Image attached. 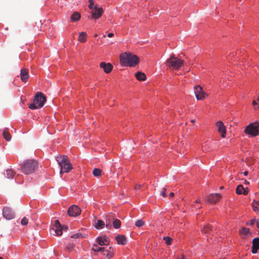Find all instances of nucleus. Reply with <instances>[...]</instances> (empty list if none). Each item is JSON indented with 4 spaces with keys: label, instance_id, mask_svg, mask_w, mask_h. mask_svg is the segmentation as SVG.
<instances>
[{
    "label": "nucleus",
    "instance_id": "27",
    "mask_svg": "<svg viewBox=\"0 0 259 259\" xmlns=\"http://www.w3.org/2000/svg\"><path fill=\"white\" fill-rule=\"evenodd\" d=\"M102 254L105 255L107 259H110L113 255V253L112 251L105 249V252L102 253Z\"/></svg>",
    "mask_w": 259,
    "mask_h": 259
},
{
    "label": "nucleus",
    "instance_id": "56",
    "mask_svg": "<svg viewBox=\"0 0 259 259\" xmlns=\"http://www.w3.org/2000/svg\"><path fill=\"white\" fill-rule=\"evenodd\" d=\"M257 101H259V97L257 98Z\"/></svg>",
    "mask_w": 259,
    "mask_h": 259
},
{
    "label": "nucleus",
    "instance_id": "4",
    "mask_svg": "<svg viewBox=\"0 0 259 259\" xmlns=\"http://www.w3.org/2000/svg\"><path fill=\"white\" fill-rule=\"evenodd\" d=\"M37 167V162L33 160H28L24 162L21 166L22 172L25 175H30L33 172Z\"/></svg>",
    "mask_w": 259,
    "mask_h": 259
},
{
    "label": "nucleus",
    "instance_id": "30",
    "mask_svg": "<svg viewBox=\"0 0 259 259\" xmlns=\"http://www.w3.org/2000/svg\"><path fill=\"white\" fill-rule=\"evenodd\" d=\"M93 174L95 177H99L102 175V170L99 168H96L93 170Z\"/></svg>",
    "mask_w": 259,
    "mask_h": 259
},
{
    "label": "nucleus",
    "instance_id": "46",
    "mask_svg": "<svg viewBox=\"0 0 259 259\" xmlns=\"http://www.w3.org/2000/svg\"><path fill=\"white\" fill-rule=\"evenodd\" d=\"M256 226L258 228H259V219H257Z\"/></svg>",
    "mask_w": 259,
    "mask_h": 259
},
{
    "label": "nucleus",
    "instance_id": "53",
    "mask_svg": "<svg viewBox=\"0 0 259 259\" xmlns=\"http://www.w3.org/2000/svg\"><path fill=\"white\" fill-rule=\"evenodd\" d=\"M191 121L192 122V123H194L195 122V119H192L191 120Z\"/></svg>",
    "mask_w": 259,
    "mask_h": 259
},
{
    "label": "nucleus",
    "instance_id": "57",
    "mask_svg": "<svg viewBox=\"0 0 259 259\" xmlns=\"http://www.w3.org/2000/svg\"><path fill=\"white\" fill-rule=\"evenodd\" d=\"M0 259H4V258H2V257H0Z\"/></svg>",
    "mask_w": 259,
    "mask_h": 259
},
{
    "label": "nucleus",
    "instance_id": "32",
    "mask_svg": "<svg viewBox=\"0 0 259 259\" xmlns=\"http://www.w3.org/2000/svg\"><path fill=\"white\" fill-rule=\"evenodd\" d=\"M3 136L4 138L8 141L11 140V135L9 133L8 130L6 129L3 131Z\"/></svg>",
    "mask_w": 259,
    "mask_h": 259
},
{
    "label": "nucleus",
    "instance_id": "31",
    "mask_svg": "<svg viewBox=\"0 0 259 259\" xmlns=\"http://www.w3.org/2000/svg\"><path fill=\"white\" fill-rule=\"evenodd\" d=\"M113 227L115 229H118L120 227L121 222L118 219H114L113 221Z\"/></svg>",
    "mask_w": 259,
    "mask_h": 259
},
{
    "label": "nucleus",
    "instance_id": "5",
    "mask_svg": "<svg viewBox=\"0 0 259 259\" xmlns=\"http://www.w3.org/2000/svg\"><path fill=\"white\" fill-rule=\"evenodd\" d=\"M168 66L172 67L174 69L178 70L184 64V61L172 55L169 58L166 60Z\"/></svg>",
    "mask_w": 259,
    "mask_h": 259
},
{
    "label": "nucleus",
    "instance_id": "11",
    "mask_svg": "<svg viewBox=\"0 0 259 259\" xmlns=\"http://www.w3.org/2000/svg\"><path fill=\"white\" fill-rule=\"evenodd\" d=\"M81 210L77 205L71 206L68 210V213L70 217H76L80 214Z\"/></svg>",
    "mask_w": 259,
    "mask_h": 259
},
{
    "label": "nucleus",
    "instance_id": "47",
    "mask_svg": "<svg viewBox=\"0 0 259 259\" xmlns=\"http://www.w3.org/2000/svg\"><path fill=\"white\" fill-rule=\"evenodd\" d=\"M192 206H193L194 208H196V209H198V208H200V207H197V205H196V204H192Z\"/></svg>",
    "mask_w": 259,
    "mask_h": 259
},
{
    "label": "nucleus",
    "instance_id": "21",
    "mask_svg": "<svg viewBox=\"0 0 259 259\" xmlns=\"http://www.w3.org/2000/svg\"><path fill=\"white\" fill-rule=\"evenodd\" d=\"M135 76L136 78L140 81H144L146 79V76L145 73L141 72H138L136 73Z\"/></svg>",
    "mask_w": 259,
    "mask_h": 259
},
{
    "label": "nucleus",
    "instance_id": "41",
    "mask_svg": "<svg viewBox=\"0 0 259 259\" xmlns=\"http://www.w3.org/2000/svg\"><path fill=\"white\" fill-rule=\"evenodd\" d=\"M166 189L165 188H162L161 191L160 192V195L162 196L163 197H166Z\"/></svg>",
    "mask_w": 259,
    "mask_h": 259
},
{
    "label": "nucleus",
    "instance_id": "50",
    "mask_svg": "<svg viewBox=\"0 0 259 259\" xmlns=\"http://www.w3.org/2000/svg\"><path fill=\"white\" fill-rule=\"evenodd\" d=\"M248 171H244V172H243V175H244V176H246L248 175Z\"/></svg>",
    "mask_w": 259,
    "mask_h": 259
},
{
    "label": "nucleus",
    "instance_id": "8",
    "mask_svg": "<svg viewBox=\"0 0 259 259\" xmlns=\"http://www.w3.org/2000/svg\"><path fill=\"white\" fill-rule=\"evenodd\" d=\"M194 93L197 100H202L205 98V93L202 87L199 85L195 86Z\"/></svg>",
    "mask_w": 259,
    "mask_h": 259
},
{
    "label": "nucleus",
    "instance_id": "51",
    "mask_svg": "<svg viewBox=\"0 0 259 259\" xmlns=\"http://www.w3.org/2000/svg\"><path fill=\"white\" fill-rule=\"evenodd\" d=\"M174 196V193L173 192H171V193H170V194H169V196H170V197H173Z\"/></svg>",
    "mask_w": 259,
    "mask_h": 259
},
{
    "label": "nucleus",
    "instance_id": "54",
    "mask_svg": "<svg viewBox=\"0 0 259 259\" xmlns=\"http://www.w3.org/2000/svg\"><path fill=\"white\" fill-rule=\"evenodd\" d=\"M181 259H186V258H185V256H184V255H182V258H181Z\"/></svg>",
    "mask_w": 259,
    "mask_h": 259
},
{
    "label": "nucleus",
    "instance_id": "18",
    "mask_svg": "<svg viewBox=\"0 0 259 259\" xmlns=\"http://www.w3.org/2000/svg\"><path fill=\"white\" fill-rule=\"evenodd\" d=\"M20 76L21 80L24 82H26L29 77L28 74V70L27 69H22L21 70Z\"/></svg>",
    "mask_w": 259,
    "mask_h": 259
},
{
    "label": "nucleus",
    "instance_id": "38",
    "mask_svg": "<svg viewBox=\"0 0 259 259\" xmlns=\"http://www.w3.org/2000/svg\"><path fill=\"white\" fill-rule=\"evenodd\" d=\"M256 221H257V219H252L250 221L249 223H246V225H253L255 224H256Z\"/></svg>",
    "mask_w": 259,
    "mask_h": 259
},
{
    "label": "nucleus",
    "instance_id": "20",
    "mask_svg": "<svg viewBox=\"0 0 259 259\" xmlns=\"http://www.w3.org/2000/svg\"><path fill=\"white\" fill-rule=\"evenodd\" d=\"M114 220L112 214H108L106 217V226L107 228H110L111 227V222Z\"/></svg>",
    "mask_w": 259,
    "mask_h": 259
},
{
    "label": "nucleus",
    "instance_id": "22",
    "mask_svg": "<svg viewBox=\"0 0 259 259\" xmlns=\"http://www.w3.org/2000/svg\"><path fill=\"white\" fill-rule=\"evenodd\" d=\"M92 250L95 252H105V248L104 247H100L97 244H94L92 247Z\"/></svg>",
    "mask_w": 259,
    "mask_h": 259
},
{
    "label": "nucleus",
    "instance_id": "13",
    "mask_svg": "<svg viewBox=\"0 0 259 259\" xmlns=\"http://www.w3.org/2000/svg\"><path fill=\"white\" fill-rule=\"evenodd\" d=\"M221 197V195L220 194H211L207 197V201L211 203H215Z\"/></svg>",
    "mask_w": 259,
    "mask_h": 259
},
{
    "label": "nucleus",
    "instance_id": "33",
    "mask_svg": "<svg viewBox=\"0 0 259 259\" xmlns=\"http://www.w3.org/2000/svg\"><path fill=\"white\" fill-rule=\"evenodd\" d=\"M211 228L209 225L204 226L202 229V232L203 234L210 233Z\"/></svg>",
    "mask_w": 259,
    "mask_h": 259
},
{
    "label": "nucleus",
    "instance_id": "52",
    "mask_svg": "<svg viewBox=\"0 0 259 259\" xmlns=\"http://www.w3.org/2000/svg\"><path fill=\"white\" fill-rule=\"evenodd\" d=\"M244 183H245V184L248 185L249 184V182L248 181H247L246 180H245L244 182Z\"/></svg>",
    "mask_w": 259,
    "mask_h": 259
},
{
    "label": "nucleus",
    "instance_id": "29",
    "mask_svg": "<svg viewBox=\"0 0 259 259\" xmlns=\"http://www.w3.org/2000/svg\"><path fill=\"white\" fill-rule=\"evenodd\" d=\"M5 176L8 179L13 178L14 176V172L11 169H8L6 170V172L5 174Z\"/></svg>",
    "mask_w": 259,
    "mask_h": 259
},
{
    "label": "nucleus",
    "instance_id": "10",
    "mask_svg": "<svg viewBox=\"0 0 259 259\" xmlns=\"http://www.w3.org/2000/svg\"><path fill=\"white\" fill-rule=\"evenodd\" d=\"M3 214L4 217L7 220H12L15 218V213L9 207L6 206L4 207Z\"/></svg>",
    "mask_w": 259,
    "mask_h": 259
},
{
    "label": "nucleus",
    "instance_id": "42",
    "mask_svg": "<svg viewBox=\"0 0 259 259\" xmlns=\"http://www.w3.org/2000/svg\"><path fill=\"white\" fill-rule=\"evenodd\" d=\"M142 187V185H137L136 186H135V189H140Z\"/></svg>",
    "mask_w": 259,
    "mask_h": 259
},
{
    "label": "nucleus",
    "instance_id": "28",
    "mask_svg": "<svg viewBox=\"0 0 259 259\" xmlns=\"http://www.w3.org/2000/svg\"><path fill=\"white\" fill-rule=\"evenodd\" d=\"M252 206L253 209L255 211H257L259 210V201H255L253 200L252 202Z\"/></svg>",
    "mask_w": 259,
    "mask_h": 259
},
{
    "label": "nucleus",
    "instance_id": "26",
    "mask_svg": "<svg viewBox=\"0 0 259 259\" xmlns=\"http://www.w3.org/2000/svg\"><path fill=\"white\" fill-rule=\"evenodd\" d=\"M87 33L84 32H81L80 33L78 40L81 42H84L86 41Z\"/></svg>",
    "mask_w": 259,
    "mask_h": 259
},
{
    "label": "nucleus",
    "instance_id": "2",
    "mask_svg": "<svg viewBox=\"0 0 259 259\" xmlns=\"http://www.w3.org/2000/svg\"><path fill=\"white\" fill-rule=\"evenodd\" d=\"M58 161L61 170L60 173L68 172L72 168V165L66 155H60L56 158Z\"/></svg>",
    "mask_w": 259,
    "mask_h": 259
},
{
    "label": "nucleus",
    "instance_id": "43",
    "mask_svg": "<svg viewBox=\"0 0 259 259\" xmlns=\"http://www.w3.org/2000/svg\"><path fill=\"white\" fill-rule=\"evenodd\" d=\"M196 203H200L201 202V200L200 198H197V199L195 202Z\"/></svg>",
    "mask_w": 259,
    "mask_h": 259
},
{
    "label": "nucleus",
    "instance_id": "14",
    "mask_svg": "<svg viewBox=\"0 0 259 259\" xmlns=\"http://www.w3.org/2000/svg\"><path fill=\"white\" fill-rule=\"evenodd\" d=\"M100 67L103 68L104 72L106 73L110 72L113 68V66L110 63H106L103 62L100 63Z\"/></svg>",
    "mask_w": 259,
    "mask_h": 259
},
{
    "label": "nucleus",
    "instance_id": "3",
    "mask_svg": "<svg viewBox=\"0 0 259 259\" xmlns=\"http://www.w3.org/2000/svg\"><path fill=\"white\" fill-rule=\"evenodd\" d=\"M46 101V98L44 95L40 92H37L34 96L33 103L29 105V108L31 109L40 108Z\"/></svg>",
    "mask_w": 259,
    "mask_h": 259
},
{
    "label": "nucleus",
    "instance_id": "40",
    "mask_svg": "<svg viewBox=\"0 0 259 259\" xmlns=\"http://www.w3.org/2000/svg\"><path fill=\"white\" fill-rule=\"evenodd\" d=\"M89 3H90V4H89V8L90 9L93 10L94 9V6H95V5H94V1L93 0H89Z\"/></svg>",
    "mask_w": 259,
    "mask_h": 259
},
{
    "label": "nucleus",
    "instance_id": "7",
    "mask_svg": "<svg viewBox=\"0 0 259 259\" xmlns=\"http://www.w3.org/2000/svg\"><path fill=\"white\" fill-rule=\"evenodd\" d=\"M63 228H62L59 220H55L54 224L51 230V234L55 236H61L62 234Z\"/></svg>",
    "mask_w": 259,
    "mask_h": 259
},
{
    "label": "nucleus",
    "instance_id": "15",
    "mask_svg": "<svg viewBox=\"0 0 259 259\" xmlns=\"http://www.w3.org/2000/svg\"><path fill=\"white\" fill-rule=\"evenodd\" d=\"M96 242L101 246L108 245L109 243V239L105 236L98 237Z\"/></svg>",
    "mask_w": 259,
    "mask_h": 259
},
{
    "label": "nucleus",
    "instance_id": "1",
    "mask_svg": "<svg viewBox=\"0 0 259 259\" xmlns=\"http://www.w3.org/2000/svg\"><path fill=\"white\" fill-rule=\"evenodd\" d=\"M120 63L123 66H135L139 61V58L131 53H124L120 55Z\"/></svg>",
    "mask_w": 259,
    "mask_h": 259
},
{
    "label": "nucleus",
    "instance_id": "9",
    "mask_svg": "<svg viewBox=\"0 0 259 259\" xmlns=\"http://www.w3.org/2000/svg\"><path fill=\"white\" fill-rule=\"evenodd\" d=\"M103 12V9L99 7L97 5H95L94 9L92 11V17L93 19H98L102 15Z\"/></svg>",
    "mask_w": 259,
    "mask_h": 259
},
{
    "label": "nucleus",
    "instance_id": "34",
    "mask_svg": "<svg viewBox=\"0 0 259 259\" xmlns=\"http://www.w3.org/2000/svg\"><path fill=\"white\" fill-rule=\"evenodd\" d=\"M74 245L72 243H69L66 245L65 250L67 251H71L74 249Z\"/></svg>",
    "mask_w": 259,
    "mask_h": 259
},
{
    "label": "nucleus",
    "instance_id": "35",
    "mask_svg": "<svg viewBox=\"0 0 259 259\" xmlns=\"http://www.w3.org/2000/svg\"><path fill=\"white\" fill-rule=\"evenodd\" d=\"M144 225V222L142 220H137L135 222V225L138 227H141Z\"/></svg>",
    "mask_w": 259,
    "mask_h": 259
},
{
    "label": "nucleus",
    "instance_id": "49",
    "mask_svg": "<svg viewBox=\"0 0 259 259\" xmlns=\"http://www.w3.org/2000/svg\"><path fill=\"white\" fill-rule=\"evenodd\" d=\"M252 104H253V105H257V104H258V103H257V102H256L255 101H253V102H252Z\"/></svg>",
    "mask_w": 259,
    "mask_h": 259
},
{
    "label": "nucleus",
    "instance_id": "36",
    "mask_svg": "<svg viewBox=\"0 0 259 259\" xmlns=\"http://www.w3.org/2000/svg\"><path fill=\"white\" fill-rule=\"evenodd\" d=\"M163 239L165 241V243L167 244V245H170L171 243V242H172V238L169 237H164L163 238Z\"/></svg>",
    "mask_w": 259,
    "mask_h": 259
},
{
    "label": "nucleus",
    "instance_id": "48",
    "mask_svg": "<svg viewBox=\"0 0 259 259\" xmlns=\"http://www.w3.org/2000/svg\"><path fill=\"white\" fill-rule=\"evenodd\" d=\"M192 206H193L194 208H196V209H198V208H200V207H197V205H196V204H192Z\"/></svg>",
    "mask_w": 259,
    "mask_h": 259
},
{
    "label": "nucleus",
    "instance_id": "24",
    "mask_svg": "<svg viewBox=\"0 0 259 259\" xmlns=\"http://www.w3.org/2000/svg\"><path fill=\"white\" fill-rule=\"evenodd\" d=\"M72 21L75 22L78 21L80 18V14L77 12H74L71 16Z\"/></svg>",
    "mask_w": 259,
    "mask_h": 259
},
{
    "label": "nucleus",
    "instance_id": "19",
    "mask_svg": "<svg viewBox=\"0 0 259 259\" xmlns=\"http://www.w3.org/2000/svg\"><path fill=\"white\" fill-rule=\"evenodd\" d=\"M236 192L239 195L243 194L245 195L248 193V190L247 188L245 189L242 185H239L237 187Z\"/></svg>",
    "mask_w": 259,
    "mask_h": 259
},
{
    "label": "nucleus",
    "instance_id": "44",
    "mask_svg": "<svg viewBox=\"0 0 259 259\" xmlns=\"http://www.w3.org/2000/svg\"><path fill=\"white\" fill-rule=\"evenodd\" d=\"M62 228H63L64 230H67L68 229V226H62Z\"/></svg>",
    "mask_w": 259,
    "mask_h": 259
},
{
    "label": "nucleus",
    "instance_id": "45",
    "mask_svg": "<svg viewBox=\"0 0 259 259\" xmlns=\"http://www.w3.org/2000/svg\"><path fill=\"white\" fill-rule=\"evenodd\" d=\"M114 35V34L113 33H109L108 34V36L109 37H111Z\"/></svg>",
    "mask_w": 259,
    "mask_h": 259
},
{
    "label": "nucleus",
    "instance_id": "23",
    "mask_svg": "<svg viewBox=\"0 0 259 259\" xmlns=\"http://www.w3.org/2000/svg\"><path fill=\"white\" fill-rule=\"evenodd\" d=\"M239 234L244 238V236L250 234V230L248 228L243 227L241 230L239 231Z\"/></svg>",
    "mask_w": 259,
    "mask_h": 259
},
{
    "label": "nucleus",
    "instance_id": "16",
    "mask_svg": "<svg viewBox=\"0 0 259 259\" xmlns=\"http://www.w3.org/2000/svg\"><path fill=\"white\" fill-rule=\"evenodd\" d=\"M252 242L251 252L252 253H256L259 249V237L254 238Z\"/></svg>",
    "mask_w": 259,
    "mask_h": 259
},
{
    "label": "nucleus",
    "instance_id": "55",
    "mask_svg": "<svg viewBox=\"0 0 259 259\" xmlns=\"http://www.w3.org/2000/svg\"><path fill=\"white\" fill-rule=\"evenodd\" d=\"M95 37H97V34H95Z\"/></svg>",
    "mask_w": 259,
    "mask_h": 259
},
{
    "label": "nucleus",
    "instance_id": "39",
    "mask_svg": "<svg viewBox=\"0 0 259 259\" xmlns=\"http://www.w3.org/2000/svg\"><path fill=\"white\" fill-rule=\"evenodd\" d=\"M82 237V235L80 233H76L74 235H72L71 236V238H74V239H76V238H78L79 237Z\"/></svg>",
    "mask_w": 259,
    "mask_h": 259
},
{
    "label": "nucleus",
    "instance_id": "6",
    "mask_svg": "<svg viewBox=\"0 0 259 259\" xmlns=\"http://www.w3.org/2000/svg\"><path fill=\"white\" fill-rule=\"evenodd\" d=\"M244 133L250 137L256 136L259 133V123H250L246 126Z\"/></svg>",
    "mask_w": 259,
    "mask_h": 259
},
{
    "label": "nucleus",
    "instance_id": "25",
    "mask_svg": "<svg viewBox=\"0 0 259 259\" xmlns=\"http://www.w3.org/2000/svg\"><path fill=\"white\" fill-rule=\"evenodd\" d=\"M94 226L97 229H101L105 226V223L101 220H98L97 222L95 223Z\"/></svg>",
    "mask_w": 259,
    "mask_h": 259
},
{
    "label": "nucleus",
    "instance_id": "17",
    "mask_svg": "<svg viewBox=\"0 0 259 259\" xmlns=\"http://www.w3.org/2000/svg\"><path fill=\"white\" fill-rule=\"evenodd\" d=\"M115 239L118 244L125 245L127 243V238L125 235H118L116 236Z\"/></svg>",
    "mask_w": 259,
    "mask_h": 259
},
{
    "label": "nucleus",
    "instance_id": "37",
    "mask_svg": "<svg viewBox=\"0 0 259 259\" xmlns=\"http://www.w3.org/2000/svg\"><path fill=\"white\" fill-rule=\"evenodd\" d=\"M21 224L22 225H26L28 224V219L26 217H24L21 221Z\"/></svg>",
    "mask_w": 259,
    "mask_h": 259
},
{
    "label": "nucleus",
    "instance_id": "12",
    "mask_svg": "<svg viewBox=\"0 0 259 259\" xmlns=\"http://www.w3.org/2000/svg\"><path fill=\"white\" fill-rule=\"evenodd\" d=\"M216 126L218 127L219 132L222 134V137L225 138L226 134V130L223 122L221 121H219L216 123Z\"/></svg>",
    "mask_w": 259,
    "mask_h": 259
}]
</instances>
